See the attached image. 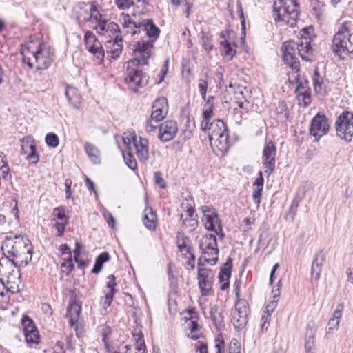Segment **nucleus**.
Wrapping results in <instances>:
<instances>
[{"label": "nucleus", "instance_id": "49", "mask_svg": "<svg viewBox=\"0 0 353 353\" xmlns=\"http://www.w3.org/2000/svg\"><path fill=\"white\" fill-rule=\"evenodd\" d=\"M45 141L46 144L51 148H56L58 146L59 143V139L58 136L53 132L47 134L46 136Z\"/></svg>", "mask_w": 353, "mask_h": 353}, {"label": "nucleus", "instance_id": "25", "mask_svg": "<svg viewBox=\"0 0 353 353\" xmlns=\"http://www.w3.org/2000/svg\"><path fill=\"white\" fill-rule=\"evenodd\" d=\"M149 141L147 139L139 137L134 145L136 150V154L141 162H146L149 158Z\"/></svg>", "mask_w": 353, "mask_h": 353}, {"label": "nucleus", "instance_id": "1", "mask_svg": "<svg viewBox=\"0 0 353 353\" xmlns=\"http://www.w3.org/2000/svg\"><path fill=\"white\" fill-rule=\"evenodd\" d=\"M1 249L5 257L0 259V274L7 277L8 283L15 284L20 281L21 273L19 270L10 272V269L29 264L32 261V245L24 236H6Z\"/></svg>", "mask_w": 353, "mask_h": 353}, {"label": "nucleus", "instance_id": "34", "mask_svg": "<svg viewBox=\"0 0 353 353\" xmlns=\"http://www.w3.org/2000/svg\"><path fill=\"white\" fill-rule=\"evenodd\" d=\"M296 93L297 98L301 105L307 106L310 103V92L307 87H305L301 83H299L296 89Z\"/></svg>", "mask_w": 353, "mask_h": 353}, {"label": "nucleus", "instance_id": "38", "mask_svg": "<svg viewBox=\"0 0 353 353\" xmlns=\"http://www.w3.org/2000/svg\"><path fill=\"white\" fill-rule=\"evenodd\" d=\"M228 88L232 90L234 97L236 100H244L245 101L248 102L247 97L245 95V91L248 92L245 87L236 83H230L228 85Z\"/></svg>", "mask_w": 353, "mask_h": 353}, {"label": "nucleus", "instance_id": "56", "mask_svg": "<svg viewBox=\"0 0 353 353\" xmlns=\"http://www.w3.org/2000/svg\"><path fill=\"white\" fill-rule=\"evenodd\" d=\"M312 37H314V28L312 26L304 28L301 30V38H307L311 41Z\"/></svg>", "mask_w": 353, "mask_h": 353}, {"label": "nucleus", "instance_id": "23", "mask_svg": "<svg viewBox=\"0 0 353 353\" xmlns=\"http://www.w3.org/2000/svg\"><path fill=\"white\" fill-rule=\"evenodd\" d=\"M123 37L120 36H116L114 39H110L106 42L107 53L111 54L112 59H117L119 57L123 51Z\"/></svg>", "mask_w": 353, "mask_h": 353}, {"label": "nucleus", "instance_id": "54", "mask_svg": "<svg viewBox=\"0 0 353 353\" xmlns=\"http://www.w3.org/2000/svg\"><path fill=\"white\" fill-rule=\"evenodd\" d=\"M159 121H156L154 119L150 118L146 123L145 125V131L148 133H152L154 132L157 128H159V125H158Z\"/></svg>", "mask_w": 353, "mask_h": 353}, {"label": "nucleus", "instance_id": "10", "mask_svg": "<svg viewBox=\"0 0 353 353\" xmlns=\"http://www.w3.org/2000/svg\"><path fill=\"white\" fill-rule=\"evenodd\" d=\"M281 50L283 51V61L294 70L296 72H299L300 63L296 57V55H299L297 42L288 41L283 43Z\"/></svg>", "mask_w": 353, "mask_h": 353}, {"label": "nucleus", "instance_id": "36", "mask_svg": "<svg viewBox=\"0 0 353 353\" xmlns=\"http://www.w3.org/2000/svg\"><path fill=\"white\" fill-rule=\"evenodd\" d=\"M84 149L90 160L94 164L100 163V151L94 145L87 143L84 145Z\"/></svg>", "mask_w": 353, "mask_h": 353}, {"label": "nucleus", "instance_id": "28", "mask_svg": "<svg viewBox=\"0 0 353 353\" xmlns=\"http://www.w3.org/2000/svg\"><path fill=\"white\" fill-rule=\"evenodd\" d=\"M232 266V259L228 258L224 268H221L219 274V280L221 283L220 289L221 290H225L229 288V279L231 276V269Z\"/></svg>", "mask_w": 353, "mask_h": 353}, {"label": "nucleus", "instance_id": "44", "mask_svg": "<svg viewBox=\"0 0 353 353\" xmlns=\"http://www.w3.org/2000/svg\"><path fill=\"white\" fill-rule=\"evenodd\" d=\"M315 334L312 329L307 330L305 348V350H313L314 347Z\"/></svg>", "mask_w": 353, "mask_h": 353}, {"label": "nucleus", "instance_id": "18", "mask_svg": "<svg viewBox=\"0 0 353 353\" xmlns=\"http://www.w3.org/2000/svg\"><path fill=\"white\" fill-rule=\"evenodd\" d=\"M39 53L34 58L35 68L43 70L48 68L52 61V52L50 46L39 40Z\"/></svg>", "mask_w": 353, "mask_h": 353}, {"label": "nucleus", "instance_id": "26", "mask_svg": "<svg viewBox=\"0 0 353 353\" xmlns=\"http://www.w3.org/2000/svg\"><path fill=\"white\" fill-rule=\"evenodd\" d=\"M80 8L83 10L85 15L81 14L79 18H83L84 21H88L89 20L93 19L98 23L97 24H99L101 21H106L105 19H102L103 17L101 14L98 12L97 6L94 3L91 4L89 10L85 3L81 4Z\"/></svg>", "mask_w": 353, "mask_h": 353}, {"label": "nucleus", "instance_id": "40", "mask_svg": "<svg viewBox=\"0 0 353 353\" xmlns=\"http://www.w3.org/2000/svg\"><path fill=\"white\" fill-rule=\"evenodd\" d=\"M210 313L216 329L221 330L222 327H223V316L221 312H218L216 308H211Z\"/></svg>", "mask_w": 353, "mask_h": 353}, {"label": "nucleus", "instance_id": "60", "mask_svg": "<svg viewBox=\"0 0 353 353\" xmlns=\"http://www.w3.org/2000/svg\"><path fill=\"white\" fill-rule=\"evenodd\" d=\"M229 353H241V347L236 339H232L229 346Z\"/></svg>", "mask_w": 353, "mask_h": 353}, {"label": "nucleus", "instance_id": "48", "mask_svg": "<svg viewBox=\"0 0 353 353\" xmlns=\"http://www.w3.org/2000/svg\"><path fill=\"white\" fill-rule=\"evenodd\" d=\"M202 46L207 52H210L213 49V45L211 42V37L205 32H201Z\"/></svg>", "mask_w": 353, "mask_h": 353}, {"label": "nucleus", "instance_id": "58", "mask_svg": "<svg viewBox=\"0 0 353 353\" xmlns=\"http://www.w3.org/2000/svg\"><path fill=\"white\" fill-rule=\"evenodd\" d=\"M48 353H65L63 343L61 341H57L56 344L48 351H45Z\"/></svg>", "mask_w": 353, "mask_h": 353}, {"label": "nucleus", "instance_id": "6", "mask_svg": "<svg viewBox=\"0 0 353 353\" xmlns=\"http://www.w3.org/2000/svg\"><path fill=\"white\" fill-rule=\"evenodd\" d=\"M335 127L336 135L350 142L353 137V112L344 111L341 113L336 121Z\"/></svg>", "mask_w": 353, "mask_h": 353}, {"label": "nucleus", "instance_id": "4", "mask_svg": "<svg viewBox=\"0 0 353 353\" xmlns=\"http://www.w3.org/2000/svg\"><path fill=\"white\" fill-rule=\"evenodd\" d=\"M207 130L209 131L208 137L212 146L216 147L223 152L228 150V132L225 123L221 119H216L208 124Z\"/></svg>", "mask_w": 353, "mask_h": 353}, {"label": "nucleus", "instance_id": "8", "mask_svg": "<svg viewBox=\"0 0 353 353\" xmlns=\"http://www.w3.org/2000/svg\"><path fill=\"white\" fill-rule=\"evenodd\" d=\"M204 262L199 258L197 263L198 285L202 296H209L212 293V284L214 274L212 270L203 268Z\"/></svg>", "mask_w": 353, "mask_h": 353}, {"label": "nucleus", "instance_id": "51", "mask_svg": "<svg viewBox=\"0 0 353 353\" xmlns=\"http://www.w3.org/2000/svg\"><path fill=\"white\" fill-rule=\"evenodd\" d=\"M53 215L57 217L58 219L68 223V218L65 215V208L63 207H57L55 208L53 210Z\"/></svg>", "mask_w": 353, "mask_h": 353}, {"label": "nucleus", "instance_id": "24", "mask_svg": "<svg viewBox=\"0 0 353 353\" xmlns=\"http://www.w3.org/2000/svg\"><path fill=\"white\" fill-rule=\"evenodd\" d=\"M141 31H143L146 36L153 41V43L158 39L160 34L159 28L154 23L152 19H145L141 21Z\"/></svg>", "mask_w": 353, "mask_h": 353}, {"label": "nucleus", "instance_id": "43", "mask_svg": "<svg viewBox=\"0 0 353 353\" xmlns=\"http://www.w3.org/2000/svg\"><path fill=\"white\" fill-rule=\"evenodd\" d=\"M122 154L126 165L131 170H136L137 167V160L131 152H124L122 151Z\"/></svg>", "mask_w": 353, "mask_h": 353}, {"label": "nucleus", "instance_id": "50", "mask_svg": "<svg viewBox=\"0 0 353 353\" xmlns=\"http://www.w3.org/2000/svg\"><path fill=\"white\" fill-rule=\"evenodd\" d=\"M136 350L139 352V353H145L146 345L145 344L143 334L140 332L136 338Z\"/></svg>", "mask_w": 353, "mask_h": 353}, {"label": "nucleus", "instance_id": "3", "mask_svg": "<svg viewBox=\"0 0 353 353\" xmlns=\"http://www.w3.org/2000/svg\"><path fill=\"white\" fill-rule=\"evenodd\" d=\"M349 23H343L335 33L332 39V49L341 58L353 53V32Z\"/></svg>", "mask_w": 353, "mask_h": 353}, {"label": "nucleus", "instance_id": "15", "mask_svg": "<svg viewBox=\"0 0 353 353\" xmlns=\"http://www.w3.org/2000/svg\"><path fill=\"white\" fill-rule=\"evenodd\" d=\"M39 40L29 41L21 45V54L23 62L30 68L35 67L34 58L37 57L39 52Z\"/></svg>", "mask_w": 353, "mask_h": 353}, {"label": "nucleus", "instance_id": "21", "mask_svg": "<svg viewBox=\"0 0 353 353\" xmlns=\"http://www.w3.org/2000/svg\"><path fill=\"white\" fill-rule=\"evenodd\" d=\"M21 142L22 153L27 154L26 159L30 163L36 164L39 161V155L34 141L30 137H26Z\"/></svg>", "mask_w": 353, "mask_h": 353}, {"label": "nucleus", "instance_id": "35", "mask_svg": "<svg viewBox=\"0 0 353 353\" xmlns=\"http://www.w3.org/2000/svg\"><path fill=\"white\" fill-rule=\"evenodd\" d=\"M220 45L222 55L231 60L236 54V45L234 43L232 46V43L228 39L221 41Z\"/></svg>", "mask_w": 353, "mask_h": 353}, {"label": "nucleus", "instance_id": "33", "mask_svg": "<svg viewBox=\"0 0 353 353\" xmlns=\"http://www.w3.org/2000/svg\"><path fill=\"white\" fill-rule=\"evenodd\" d=\"M81 313V306L76 302L71 303L68 307L67 317L69 319L70 323L74 326L78 321Z\"/></svg>", "mask_w": 353, "mask_h": 353}, {"label": "nucleus", "instance_id": "55", "mask_svg": "<svg viewBox=\"0 0 353 353\" xmlns=\"http://www.w3.org/2000/svg\"><path fill=\"white\" fill-rule=\"evenodd\" d=\"M269 236V232L265 230H261L259 237L258 239V248L256 251L258 250L261 248V246H263L265 245L266 241Z\"/></svg>", "mask_w": 353, "mask_h": 353}, {"label": "nucleus", "instance_id": "11", "mask_svg": "<svg viewBox=\"0 0 353 353\" xmlns=\"http://www.w3.org/2000/svg\"><path fill=\"white\" fill-rule=\"evenodd\" d=\"M201 210L203 214L202 221L206 230L214 231L216 234L220 235L221 238H223L222 225L214 210L209 206H202Z\"/></svg>", "mask_w": 353, "mask_h": 353}, {"label": "nucleus", "instance_id": "32", "mask_svg": "<svg viewBox=\"0 0 353 353\" xmlns=\"http://www.w3.org/2000/svg\"><path fill=\"white\" fill-rule=\"evenodd\" d=\"M143 223L146 228L154 230L157 228V215L153 209L147 207L143 212Z\"/></svg>", "mask_w": 353, "mask_h": 353}, {"label": "nucleus", "instance_id": "45", "mask_svg": "<svg viewBox=\"0 0 353 353\" xmlns=\"http://www.w3.org/2000/svg\"><path fill=\"white\" fill-rule=\"evenodd\" d=\"M74 270V264L72 256H69L68 259L63 261L61 264V271L62 274L68 276Z\"/></svg>", "mask_w": 353, "mask_h": 353}, {"label": "nucleus", "instance_id": "57", "mask_svg": "<svg viewBox=\"0 0 353 353\" xmlns=\"http://www.w3.org/2000/svg\"><path fill=\"white\" fill-rule=\"evenodd\" d=\"M67 224H68V223H65L63 221H61V222L56 221L55 222V223L54 225V228L57 230L56 235L57 236H62L63 235L64 232H65V228Z\"/></svg>", "mask_w": 353, "mask_h": 353}, {"label": "nucleus", "instance_id": "14", "mask_svg": "<svg viewBox=\"0 0 353 353\" xmlns=\"http://www.w3.org/2000/svg\"><path fill=\"white\" fill-rule=\"evenodd\" d=\"M84 43L85 48L101 63L105 57L104 50L101 42L97 39L94 34L87 30L84 34Z\"/></svg>", "mask_w": 353, "mask_h": 353}, {"label": "nucleus", "instance_id": "9", "mask_svg": "<svg viewBox=\"0 0 353 353\" xmlns=\"http://www.w3.org/2000/svg\"><path fill=\"white\" fill-rule=\"evenodd\" d=\"M134 66L128 64L125 82L132 91L137 92L139 88L147 85L149 77L146 74L143 73L140 69L134 68Z\"/></svg>", "mask_w": 353, "mask_h": 353}, {"label": "nucleus", "instance_id": "7", "mask_svg": "<svg viewBox=\"0 0 353 353\" xmlns=\"http://www.w3.org/2000/svg\"><path fill=\"white\" fill-rule=\"evenodd\" d=\"M200 248L203 251V256L201 257L202 261L215 265L218 261L219 254L215 235L210 234L204 236L201 241Z\"/></svg>", "mask_w": 353, "mask_h": 353}, {"label": "nucleus", "instance_id": "13", "mask_svg": "<svg viewBox=\"0 0 353 353\" xmlns=\"http://www.w3.org/2000/svg\"><path fill=\"white\" fill-rule=\"evenodd\" d=\"M25 341L29 347L38 345L40 343V335L33 321L27 316L21 320Z\"/></svg>", "mask_w": 353, "mask_h": 353}, {"label": "nucleus", "instance_id": "53", "mask_svg": "<svg viewBox=\"0 0 353 353\" xmlns=\"http://www.w3.org/2000/svg\"><path fill=\"white\" fill-rule=\"evenodd\" d=\"M208 83L206 80L200 79L199 80L198 88L199 93L203 100L206 99V93L208 91Z\"/></svg>", "mask_w": 353, "mask_h": 353}, {"label": "nucleus", "instance_id": "30", "mask_svg": "<svg viewBox=\"0 0 353 353\" xmlns=\"http://www.w3.org/2000/svg\"><path fill=\"white\" fill-rule=\"evenodd\" d=\"M107 280L106 288L108 289V291L104 292V304L107 307H109L114 299L115 293L117 292V290L115 288L117 283L115 281L116 279L114 275H109L107 277Z\"/></svg>", "mask_w": 353, "mask_h": 353}, {"label": "nucleus", "instance_id": "41", "mask_svg": "<svg viewBox=\"0 0 353 353\" xmlns=\"http://www.w3.org/2000/svg\"><path fill=\"white\" fill-rule=\"evenodd\" d=\"M181 219L183 221V227L189 232L193 231L198 225L196 217H184L181 214Z\"/></svg>", "mask_w": 353, "mask_h": 353}, {"label": "nucleus", "instance_id": "37", "mask_svg": "<svg viewBox=\"0 0 353 353\" xmlns=\"http://www.w3.org/2000/svg\"><path fill=\"white\" fill-rule=\"evenodd\" d=\"M110 259V256L107 252H104L100 254L95 261V263L92 272L95 274L99 273L103 268V264L109 261Z\"/></svg>", "mask_w": 353, "mask_h": 353}, {"label": "nucleus", "instance_id": "42", "mask_svg": "<svg viewBox=\"0 0 353 353\" xmlns=\"http://www.w3.org/2000/svg\"><path fill=\"white\" fill-rule=\"evenodd\" d=\"M138 139L134 132H125L123 137V141L129 150L131 149V145L134 146Z\"/></svg>", "mask_w": 353, "mask_h": 353}, {"label": "nucleus", "instance_id": "64", "mask_svg": "<svg viewBox=\"0 0 353 353\" xmlns=\"http://www.w3.org/2000/svg\"><path fill=\"white\" fill-rule=\"evenodd\" d=\"M263 189L256 188L254 192L252 194V199L254 201V203L259 206L261 203V197L262 194Z\"/></svg>", "mask_w": 353, "mask_h": 353}, {"label": "nucleus", "instance_id": "29", "mask_svg": "<svg viewBox=\"0 0 353 353\" xmlns=\"http://www.w3.org/2000/svg\"><path fill=\"white\" fill-rule=\"evenodd\" d=\"M68 103L74 108L79 109L81 103V96L79 90L72 86L68 85L65 92Z\"/></svg>", "mask_w": 353, "mask_h": 353}, {"label": "nucleus", "instance_id": "5", "mask_svg": "<svg viewBox=\"0 0 353 353\" xmlns=\"http://www.w3.org/2000/svg\"><path fill=\"white\" fill-rule=\"evenodd\" d=\"M154 48L153 41H145L141 39L131 46L133 59L129 61L127 64L129 65H148V59L152 56Z\"/></svg>", "mask_w": 353, "mask_h": 353}, {"label": "nucleus", "instance_id": "17", "mask_svg": "<svg viewBox=\"0 0 353 353\" xmlns=\"http://www.w3.org/2000/svg\"><path fill=\"white\" fill-rule=\"evenodd\" d=\"M329 129L330 125L325 115L318 113L312 120L310 131V134L315 137L316 141L326 134Z\"/></svg>", "mask_w": 353, "mask_h": 353}, {"label": "nucleus", "instance_id": "12", "mask_svg": "<svg viewBox=\"0 0 353 353\" xmlns=\"http://www.w3.org/2000/svg\"><path fill=\"white\" fill-rule=\"evenodd\" d=\"M248 312L249 307L247 301L245 299L237 300L232 317V322L236 330H241L246 325Z\"/></svg>", "mask_w": 353, "mask_h": 353}, {"label": "nucleus", "instance_id": "2", "mask_svg": "<svg viewBox=\"0 0 353 353\" xmlns=\"http://www.w3.org/2000/svg\"><path fill=\"white\" fill-rule=\"evenodd\" d=\"M299 5L297 0H274V18L279 25L296 26L299 16Z\"/></svg>", "mask_w": 353, "mask_h": 353}, {"label": "nucleus", "instance_id": "20", "mask_svg": "<svg viewBox=\"0 0 353 353\" xmlns=\"http://www.w3.org/2000/svg\"><path fill=\"white\" fill-rule=\"evenodd\" d=\"M94 29L97 30L98 33L102 35H107L108 37H122L121 31L119 26L112 21L106 20L105 21H101L97 24Z\"/></svg>", "mask_w": 353, "mask_h": 353}, {"label": "nucleus", "instance_id": "22", "mask_svg": "<svg viewBox=\"0 0 353 353\" xmlns=\"http://www.w3.org/2000/svg\"><path fill=\"white\" fill-rule=\"evenodd\" d=\"M167 100L165 98H160L154 101L152 105V111L150 118L156 121H161L166 115Z\"/></svg>", "mask_w": 353, "mask_h": 353}, {"label": "nucleus", "instance_id": "39", "mask_svg": "<svg viewBox=\"0 0 353 353\" xmlns=\"http://www.w3.org/2000/svg\"><path fill=\"white\" fill-rule=\"evenodd\" d=\"M214 107H205L203 112V120L201 123V129L205 131L208 129V124L210 123V121L213 116Z\"/></svg>", "mask_w": 353, "mask_h": 353}, {"label": "nucleus", "instance_id": "61", "mask_svg": "<svg viewBox=\"0 0 353 353\" xmlns=\"http://www.w3.org/2000/svg\"><path fill=\"white\" fill-rule=\"evenodd\" d=\"M154 180L155 183L157 184L159 187L161 188H166V183L163 178L161 176V173L160 172H154Z\"/></svg>", "mask_w": 353, "mask_h": 353}, {"label": "nucleus", "instance_id": "19", "mask_svg": "<svg viewBox=\"0 0 353 353\" xmlns=\"http://www.w3.org/2000/svg\"><path fill=\"white\" fill-rule=\"evenodd\" d=\"M178 132L176 121L168 120L162 123L159 128V138L163 142H168L174 139Z\"/></svg>", "mask_w": 353, "mask_h": 353}, {"label": "nucleus", "instance_id": "31", "mask_svg": "<svg viewBox=\"0 0 353 353\" xmlns=\"http://www.w3.org/2000/svg\"><path fill=\"white\" fill-rule=\"evenodd\" d=\"M123 28L125 30L126 34L134 35L140 33L141 31V21L136 22L132 19L130 15L123 16Z\"/></svg>", "mask_w": 353, "mask_h": 353}, {"label": "nucleus", "instance_id": "59", "mask_svg": "<svg viewBox=\"0 0 353 353\" xmlns=\"http://www.w3.org/2000/svg\"><path fill=\"white\" fill-rule=\"evenodd\" d=\"M188 313L190 315V317H185V318L187 319H190L191 320L190 321V330L192 333V332H194L195 331H196L198 330L199 325H198V323L196 321L192 320V314H194V310L193 309L188 310Z\"/></svg>", "mask_w": 353, "mask_h": 353}, {"label": "nucleus", "instance_id": "46", "mask_svg": "<svg viewBox=\"0 0 353 353\" xmlns=\"http://www.w3.org/2000/svg\"><path fill=\"white\" fill-rule=\"evenodd\" d=\"M325 260V254L323 250H320L319 252H317L314 257V259L312 261V265L320 268L322 270L323 265Z\"/></svg>", "mask_w": 353, "mask_h": 353}, {"label": "nucleus", "instance_id": "52", "mask_svg": "<svg viewBox=\"0 0 353 353\" xmlns=\"http://www.w3.org/2000/svg\"><path fill=\"white\" fill-rule=\"evenodd\" d=\"M188 241V237L183 236L181 241L178 243V248L181 253H183V250H185V253L188 254L192 253V248L187 245Z\"/></svg>", "mask_w": 353, "mask_h": 353}, {"label": "nucleus", "instance_id": "62", "mask_svg": "<svg viewBox=\"0 0 353 353\" xmlns=\"http://www.w3.org/2000/svg\"><path fill=\"white\" fill-rule=\"evenodd\" d=\"M277 111L279 114H281V119H288V108L285 103L283 102L280 103Z\"/></svg>", "mask_w": 353, "mask_h": 353}, {"label": "nucleus", "instance_id": "16", "mask_svg": "<svg viewBox=\"0 0 353 353\" xmlns=\"http://www.w3.org/2000/svg\"><path fill=\"white\" fill-rule=\"evenodd\" d=\"M276 147L272 141H268L263 150V165L265 168L264 172L270 176L275 168Z\"/></svg>", "mask_w": 353, "mask_h": 353}, {"label": "nucleus", "instance_id": "63", "mask_svg": "<svg viewBox=\"0 0 353 353\" xmlns=\"http://www.w3.org/2000/svg\"><path fill=\"white\" fill-rule=\"evenodd\" d=\"M185 207H186V210H185V214H183L184 217H196L194 208L192 206L191 203L187 202Z\"/></svg>", "mask_w": 353, "mask_h": 353}, {"label": "nucleus", "instance_id": "47", "mask_svg": "<svg viewBox=\"0 0 353 353\" xmlns=\"http://www.w3.org/2000/svg\"><path fill=\"white\" fill-rule=\"evenodd\" d=\"M313 84H314V90L316 92H322V90H323L322 86L323 84V81L322 77L320 76V74L316 69L315 70V71L314 72Z\"/></svg>", "mask_w": 353, "mask_h": 353}, {"label": "nucleus", "instance_id": "27", "mask_svg": "<svg viewBox=\"0 0 353 353\" xmlns=\"http://www.w3.org/2000/svg\"><path fill=\"white\" fill-rule=\"evenodd\" d=\"M299 45V55L303 61H312L313 50L310 45V41L307 38H300L297 42Z\"/></svg>", "mask_w": 353, "mask_h": 353}]
</instances>
